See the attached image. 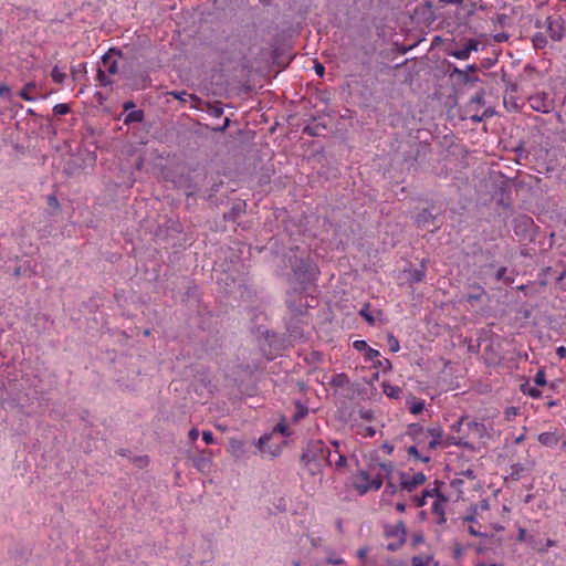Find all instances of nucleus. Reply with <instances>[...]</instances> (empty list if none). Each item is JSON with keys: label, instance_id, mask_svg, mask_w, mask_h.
<instances>
[{"label": "nucleus", "instance_id": "nucleus-1", "mask_svg": "<svg viewBox=\"0 0 566 566\" xmlns=\"http://www.w3.org/2000/svg\"><path fill=\"white\" fill-rule=\"evenodd\" d=\"M406 436L412 441V444L407 448L408 455L415 461L428 463L431 452L442 444L443 430L440 426L426 429L420 424L411 423L407 428Z\"/></svg>", "mask_w": 566, "mask_h": 566}, {"label": "nucleus", "instance_id": "nucleus-2", "mask_svg": "<svg viewBox=\"0 0 566 566\" xmlns=\"http://www.w3.org/2000/svg\"><path fill=\"white\" fill-rule=\"evenodd\" d=\"M426 494L433 499L431 512L436 516V522L440 525L444 524L447 522L446 509L449 502L448 496L442 494L437 486L426 489Z\"/></svg>", "mask_w": 566, "mask_h": 566}, {"label": "nucleus", "instance_id": "nucleus-3", "mask_svg": "<svg viewBox=\"0 0 566 566\" xmlns=\"http://www.w3.org/2000/svg\"><path fill=\"white\" fill-rule=\"evenodd\" d=\"M353 485L360 494H364L370 490L380 489L382 480L379 475L371 478L368 472L360 470L354 475Z\"/></svg>", "mask_w": 566, "mask_h": 566}, {"label": "nucleus", "instance_id": "nucleus-4", "mask_svg": "<svg viewBox=\"0 0 566 566\" xmlns=\"http://www.w3.org/2000/svg\"><path fill=\"white\" fill-rule=\"evenodd\" d=\"M426 480L427 478L422 472H402L399 478L401 488L408 492L423 485Z\"/></svg>", "mask_w": 566, "mask_h": 566}, {"label": "nucleus", "instance_id": "nucleus-5", "mask_svg": "<svg viewBox=\"0 0 566 566\" xmlns=\"http://www.w3.org/2000/svg\"><path fill=\"white\" fill-rule=\"evenodd\" d=\"M545 27L553 41H560L564 38L565 28L560 18L548 17L545 21Z\"/></svg>", "mask_w": 566, "mask_h": 566}, {"label": "nucleus", "instance_id": "nucleus-6", "mask_svg": "<svg viewBox=\"0 0 566 566\" xmlns=\"http://www.w3.org/2000/svg\"><path fill=\"white\" fill-rule=\"evenodd\" d=\"M530 106L532 109L546 114L553 109V102L545 93H537L530 97Z\"/></svg>", "mask_w": 566, "mask_h": 566}, {"label": "nucleus", "instance_id": "nucleus-7", "mask_svg": "<svg viewBox=\"0 0 566 566\" xmlns=\"http://www.w3.org/2000/svg\"><path fill=\"white\" fill-rule=\"evenodd\" d=\"M479 43L475 40H469L460 50L448 51V54L458 60H468L472 52L478 51Z\"/></svg>", "mask_w": 566, "mask_h": 566}, {"label": "nucleus", "instance_id": "nucleus-8", "mask_svg": "<svg viewBox=\"0 0 566 566\" xmlns=\"http://www.w3.org/2000/svg\"><path fill=\"white\" fill-rule=\"evenodd\" d=\"M304 453H311L314 461L327 460V453L324 450V442L321 440L312 441Z\"/></svg>", "mask_w": 566, "mask_h": 566}, {"label": "nucleus", "instance_id": "nucleus-9", "mask_svg": "<svg viewBox=\"0 0 566 566\" xmlns=\"http://www.w3.org/2000/svg\"><path fill=\"white\" fill-rule=\"evenodd\" d=\"M386 535L388 537L397 538L399 544L405 543L407 538V528L405 523L400 521L391 526H388L386 528Z\"/></svg>", "mask_w": 566, "mask_h": 566}, {"label": "nucleus", "instance_id": "nucleus-10", "mask_svg": "<svg viewBox=\"0 0 566 566\" xmlns=\"http://www.w3.org/2000/svg\"><path fill=\"white\" fill-rule=\"evenodd\" d=\"M410 566H439V562L433 554L426 553L411 557Z\"/></svg>", "mask_w": 566, "mask_h": 566}, {"label": "nucleus", "instance_id": "nucleus-11", "mask_svg": "<svg viewBox=\"0 0 566 566\" xmlns=\"http://www.w3.org/2000/svg\"><path fill=\"white\" fill-rule=\"evenodd\" d=\"M333 446L335 447V455H336V459L333 460V451L328 450L327 451V461L329 464H333L335 467V469H343L347 465V458L343 454H340L339 452V443L338 442H333Z\"/></svg>", "mask_w": 566, "mask_h": 566}, {"label": "nucleus", "instance_id": "nucleus-12", "mask_svg": "<svg viewBox=\"0 0 566 566\" xmlns=\"http://www.w3.org/2000/svg\"><path fill=\"white\" fill-rule=\"evenodd\" d=\"M116 54L115 50H109L103 55V67L109 75H114L118 71L117 60L114 59Z\"/></svg>", "mask_w": 566, "mask_h": 566}, {"label": "nucleus", "instance_id": "nucleus-13", "mask_svg": "<svg viewBox=\"0 0 566 566\" xmlns=\"http://www.w3.org/2000/svg\"><path fill=\"white\" fill-rule=\"evenodd\" d=\"M302 460L312 475H321L323 471L322 462L314 461L311 453H303Z\"/></svg>", "mask_w": 566, "mask_h": 566}, {"label": "nucleus", "instance_id": "nucleus-14", "mask_svg": "<svg viewBox=\"0 0 566 566\" xmlns=\"http://www.w3.org/2000/svg\"><path fill=\"white\" fill-rule=\"evenodd\" d=\"M228 451L234 458H242L244 455V443L237 439H231L229 442Z\"/></svg>", "mask_w": 566, "mask_h": 566}, {"label": "nucleus", "instance_id": "nucleus-15", "mask_svg": "<svg viewBox=\"0 0 566 566\" xmlns=\"http://www.w3.org/2000/svg\"><path fill=\"white\" fill-rule=\"evenodd\" d=\"M468 429L469 431L471 432V434L473 437H476V438H484L485 434H486V428L483 423L481 422H478V421H471L468 423Z\"/></svg>", "mask_w": 566, "mask_h": 566}, {"label": "nucleus", "instance_id": "nucleus-16", "mask_svg": "<svg viewBox=\"0 0 566 566\" xmlns=\"http://www.w3.org/2000/svg\"><path fill=\"white\" fill-rule=\"evenodd\" d=\"M407 402L409 405V410L412 415H419L424 409V400L410 397L407 399Z\"/></svg>", "mask_w": 566, "mask_h": 566}, {"label": "nucleus", "instance_id": "nucleus-17", "mask_svg": "<svg viewBox=\"0 0 566 566\" xmlns=\"http://www.w3.org/2000/svg\"><path fill=\"white\" fill-rule=\"evenodd\" d=\"M36 88V84L34 82L27 83L24 87L20 91L19 95L21 98L28 102L36 101V97L31 95V92Z\"/></svg>", "mask_w": 566, "mask_h": 566}, {"label": "nucleus", "instance_id": "nucleus-18", "mask_svg": "<svg viewBox=\"0 0 566 566\" xmlns=\"http://www.w3.org/2000/svg\"><path fill=\"white\" fill-rule=\"evenodd\" d=\"M382 391L387 397L392 398V399H398L401 394L400 387L388 384V382L382 384Z\"/></svg>", "mask_w": 566, "mask_h": 566}, {"label": "nucleus", "instance_id": "nucleus-19", "mask_svg": "<svg viewBox=\"0 0 566 566\" xmlns=\"http://www.w3.org/2000/svg\"><path fill=\"white\" fill-rule=\"evenodd\" d=\"M329 384L334 387L343 388L349 384V378L347 377L346 374L340 373V374L334 375L331 378Z\"/></svg>", "mask_w": 566, "mask_h": 566}, {"label": "nucleus", "instance_id": "nucleus-20", "mask_svg": "<svg viewBox=\"0 0 566 566\" xmlns=\"http://www.w3.org/2000/svg\"><path fill=\"white\" fill-rule=\"evenodd\" d=\"M532 43L535 49H543L547 44L546 36L542 32H537L532 38Z\"/></svg>", "mask_w": 566, "mask_h": 566}, {"label": "nucleus", "instance_id": "nucleus-21", "mask_svg": "<svg viewBox=\"0 0 566 566\" xmlns=\"http://www.w3.org/2000/svg\"><path fill=\"white\" fill-rule=\"evenodd\" d=\"M51 76L52 80L57 84L63 83L66 78V74L59 66H54L52 69Z\"/></svg>", "mask_w": 566, "mask_h": 566}, {"label": "nucleus", "instance_id": "nucleus-22", "mask_svg": "<svg viewBox=\"0 0 566 566\" xmlns=\"http://www.w3.org/2000/svg\"><path fill=\"white\" fill-rule=\"evenodd\" d=\"M359 314L365 318V321L373 325L376 323V318L371 315L370 311H369V305L368 304H365L361 310L359 311Z\"/></svg>", "mask_w": 566, "mask_h": 566}, {"label": "nucleus", "instance_id": "nucleus-23", "mask_svg": "<svg viewBox=\"0 0 566 566\" xmlns=\"http://www.w3.org/2000/svg\"><path fill=\"white\" fill-rule=\"evenodd\" d=\"M375 367L381 371H388L391 369V363L387 358L380 359L379 357L374 361Z\"/></svg>", "mask_w": 566, "mask_h": 566}, {"label": "nucleus", "instance_id": "nucleus-24", "mask_svg": "<svg viewBox=\"0 0 566 566\" xmlns=\"http://www.w3.org/2000/svg\"><path fill=\"white\" fill-rule=\"evenodd\" d=\"M387 342H388L389 349L392 353L399 352V349H400L399 340L392 334H388Z\"/></svg>", "mask_w": 566, "mask_h": 566}, {"label": "nucleus", "instance_id": "nucleus-25", "mask_svg": "<svg viewBox=\"0 0 566 566\" xmlns=\"http://www.w3.org/2000/svg\"><path fill=\"white\" fill-rule=\"evenodd\" d=\"M97 81L99 82V84L102 86H107V85L112 84V82L108 80L105 71L102 70V69H99L98 72H97Z\"/></svg>", "mask_w": 566, "mask_h": 566}, {"label": "nucleus", "instance_id": "nucleus-26", "mask_svg": "<svg viewBox=\"0 0 566 566\" xmlns=\"http://www.w3.org/2000/svg\"><path fill=\"white\" fill-rule=\"evenodd\" d=\"M365 356H366V359L375 361L380 356V354L377 349L368 347L365 352Z\"/></svg>", "mask_w": 566, "mask_h": 566}, {"label": "nucleus", "instance_id": "nucleus-27", "mask_svg": "<svg viewBox=\"0 0 566 566\" xmlns=\"http://www.w3.org/2000/svg\"><path fill=\"white\" fill-rule=\"evenodd\" d=\"M70 111V107L66 105V104H56L54 107H53V112L57 115H65L67 114Z\"/></svg>", "mask_w": 566, "mask_h": 566}, {"label": "nucleus", "instance_id": "nucleus-28", "mask_svg": "<svg viewBox=\"0 0 566 566\" xmlns=\"http://www.w3.org/2000/svg\"><path fill=\"white\" fill-rule=\"evenodd\" d=\"M534 382H535L537 386H544V385H546V377H545V373H544L543 370H538V371L535 374Z\"/></svg>", "mask_w": 566, "mask_h": 566}, {"label": "nucleus", "instance_id": "nucleus-29", "mask_svg": "<svg viewBox=\"0 0 566 566\" xmlns=\"http://www.w3.org/2000/svg\"><path fill=\"white\" fill-rule=\"evenodd\" d=\"M423 277H424V271L423 270H416L410 275V280L413 283L422 281Z\"/></svg>", "mask_w": 566, "mask_h": 566}, {"label": "nucleus", "instance_id": "nucleus-30", "mask_svg": "<svg viewBox=\"0 0 566 566\" xmlns=\"http://www.w3.org/2000/svg\"><path fill=\"white\" fill-rule=\"evenodd\" d=\"M142 119H143V113L140 111H137V112L130 113L127 116L126 122H139Z\"/></svg>", "mask_w": 566, "mask_h": 566}, {"label": "nucleus", "instance_id": "nucleus-31", "mask_svg": "<svg viewBox=\"0 0 566 566\" xmlns=\"http://www.w3.org/2000/svg\"><path fill=\"white\" fill-rule=\"evenodd\" d=\"M430 497V495L426 494V490H423L422 495L415 499V502L417 506L422 507L427 504V499Z\"/></svg>", "mask_w": 566, "mask_h": 566}, {"label": "nucleus", "instance_id": "nucleus-32", "mask_svg": "<svg viewBox=\"0 0 566 566\" xmlns=\"http://www.w3.org/2000/svg\"><path fill=\"white\" fill-rule=\"evenodd\" d=\"M353 347L356 349V350H359V352H366V349L368 348L367 346V343L363 339H359V340H355L353 343Z\"/></svg>", "mask_w": 566, "mask_h": 566}, {"label": "nucleus", "instance_id": "nucleus-33", "mask_svg": "<svg viewBox=\"0 0 566 566\" xmlns=\"http://www.w3.org/2000/svg\"><path fill=\"white\" fill-rule=\"evenodd\" d=\"M327 563L332 565H343L344 559L340 556L331 555L327 557Z\"/></svg>", "mask_w": 566, "mask_h": 566}, {"label": "nucleus", "instance_id": "nucleus-34", "mask_svg": "<svg viewBox=\"0 0 566 566\" xmlns=\"http://www.w3.org/2000/svg\"><path fill=\"white\" fill-rule=\"evenodd\" d=\"M202 440L207 443V444H212L214 442V438H213V434L211 431H203L202 432Z\"/></svg>", "mask_w": 566, "mask_h": 566}, {"label": "nucleus", "instance_id": "nucleus-35", "mask_svg": "<svg viewBox=\"0 0 566 566\" xmlns=\"http://www.w3.org/2000/svg\"><path fill=\"white\" fill-rule=\"evenodd\" d=\"M424 538H423V535L421 533H416L412 535V538H411V543L412 545H418V544H421L423 543Z\"/></svg>", "mask_w": 566, "mask_h": 566}, {"label": "nucleus", "instance_id": "nucleus-36", "mask_svg": "<svg viewBox=\"0 0 566 566\" xmlns=\"http://www.w3.org/2000/svg\"><path fill=\"white\" fill-rule=\"evenodd\" d=\"M468 532L472 535V536H475V537H480V536H483L484 534L479 532L473 525H470L468 527Z\"/></svg>", "mask_w": 566, "mask_h": 566}, {"label": "nucleus", "instance_id": "nucleus-37", "mask_svg": "<svg viewBox=\"0 0 566 566\" xmlns=\"http://www.w3.org/2000/svg\"><path fill=\"white\" fill-rule=\"evenodd\" d=\"M188 436H189V438H190V440H191V441H195V440H197V439H198V437H199V430H198V429H196V428H192V429L189 431Z\"/></svg>", "mask_w": 566, "mask_h": 566}, {"label": "nucleus", "instance_id": "nucleus-38", "mask_svg": "<svg viewBox=\"0 0 566 566\" xmlns=\"http://www.w3.org/2000/svg\"><path fill=\"white\" fill-rule=\"evenodd\" d=\"M10 94V87L7 85L0 86V96L7 97Z\"/></svg>", "mask_w": 566, "mask_h": 566}, {"label": "nucleus", "instance_id": "nucleus-39", "mask_svg": "<svg viewBox=\"0 0 566 566\" xmlns=\"http://www.w3.org/2000/svg\"><path fill=\"white\" fill-rule=\"evenodd\" d=\"M549 438H551V437H549V434H548V433H541V434L538 436V441H539L541 443H543V444H546V443H548Z\"/></svg>", "mask_w": 566, "mask_h": 566}, {"label": "nucleus", "instance_id": "nucleus-40", "mask_svg": "<svg viewBox=\"0 0 566 566\" xmlns=\"http://www.w3.org/2000/svg\"><path fill=\"white\" fill-rule=\"evenodd\" d=\"M270 439L269 436H262L259 438L258 442H256V446L258 448L261 450L262 449V446Z\"/></svg>", "mask_w": 566, "mask_h": 566}, {"label": "nucleus", "instance_id": "nucleus-41", "mask_svg": "<svg viewBox=\"0 0 566 566\" xmlns=\"http://www.w3.org/2000/svg\"><path fill=\"white\" fill-rule=\"evenodd\" d=\"M368 553V548L367 547H361L357 551V556L360 558V559H364L366 557Z\"/></svg>", "mask_w": 566, "mask_h": 566}, {"label": "nucleus", "instance_id": "nucleus-42", "mask_svg": "<svg viewBox=\"0 0 566 566\" xmlns=\"http://www.w3.org/2000/svg\"><path fill=\"white\" fill-rule=\"evenodd\" d=\"M314 70L316 72L317 75L319 76H323L324 75V66L321 64V63H317L315 66H314Z\"/></svg>", "mask_w": 566, "mask_h": 566}, {"label": "nucleus", "instance_id": "nucleus-43", "mask_svg": "<svg viewBox=\"0 0 566 566\" xmlns=\"http://www.w3.org/2000/svg\"><path fill=\"white\" fill-rule=\"evenodd\" d=\"M275 430H277L282 434H286V426L284 423H277Z\"/></svg>", "mask_w": 566, "mask_h": 566}, {"label": "nucleus", "instance_id": "nucleus-44", "mask_svg": "<svg viewBox=\"0 0 566 566\" xmlns=\"http://www.w3.org/2000/svg\"><path fill=\"white\" fill-rule=\"evenodd\" d=\"M557 355L564 357L566 355V348L564 346H559L557 348Z\"/></svg>", "mask_w": 566, "mask_h": 566}, {"label": "nucleus", "instance_id": "nucleus-45", "mask_svg": "<svg viewBox=\"0 0 566 566\" xmlns=\"http://www.w3.org/2000/svg\"><path fill=\"white\" fill-rule=\"evenodd\" d=\"M481 102H482L481 95H476V96L472 97V99H471L472 104H480Z\"/></svg>", "mask_w": 566, "mask_h": 566}, {"label": "nucleus", "instance_id": "nucleus-46", "mask_svg": "<svg viewBox=\"0 0 566 566\" xmlns=\"http://www.w3.org/2000/svg\"><path fill=\"white\" fill-rule=\"evenodd\" d=\"M464 522H469V523H475L476 522V518L474 515H468L464 517Z\"/></svg>", "mask_w": 566, "mask_h": 566}, {"label": "nucleus", "instance_id": "nucleus-47", "mask_svg": "<svg viewBox=\"0 0 566 566\" xmlns=\"http://www.w3.org/2000/svg\"><path fill=\"white\" fill-rule=\"evenodd\" d=\"M525 535H526V530L520 528V531H518V539L523 541L525 538Z\"/></svg>", "mask_w": 566, "mask_h": 566}, {"label": "nucleus", "instance_id": "nucleus-48", "mask_svg": "<svg viewBox=\"0 0 566 566\" xmlns=\"http://www.w3.org/2000/svg\"><path fill=\"white\" fill-rule=\"evenodd\" d=\"M463 422V418H461L458 422L452 424V430H458Z\"/></svg>", "mask_w": 566, "mask_h": 566}, {"label": "nucleus", "instance_id": "nucleus-49", "mask_svg": "<svg viewBox=\"0 0 566 566\" xmlns=\"http://www.w3.org/2000/svg\"><path fill=\"white\" fill-rule=\"evenodd\" d=\"M405 507H406V506H405V504H402V503H397V504H396V510H397L398 512H403V511H405Z\"/></svg>", "mask_w": 566, "mask_h": 566}, {"label": "nucleus", "instance_id": "nucleus-50", "mask_svg": "<svg viewBox=\"0 0 566 566\" xmlns=\"http://www.w3.org/2000/svg\"><path fill=\"white\" fill-rule=\"evenodd\" d=\"M471 119L474 120V122H481L482 120V116H478V115H472L471 116Z\"/></svg>", "mask_w": 566, "mask_h": 566}, {"label": "nucleus", "instance_id": "nucleus-51", "mask_svg": "<svg viewBox=\"0 0 566 566\" xmlns=\"http://www.w3.org/2000/svg\"><path fill=\"white\" fill-rule=\"evenodd\" d=\"M124 107H125V109H128V108H130V107H134V103H133V102H126V103L124 104Z\"/></svg>", "mask_w": 566, "mask_h": 566}, {"label": "nucleus", "instance_id": "nucleus-52", "mask_svg": "<svg viewBox=\"0 0 566 566\" xmlns=\"http://www.w3.org/2000/svg\"><path fill=\"white\" fill-rule=\"evenodd\" d=\"M530 395L533 396V397H537L539 395V391H537L535 389H532Z\"/></svg>", "mask_w": 566, "mask_h": 566}, {"label": "nucleus", "instance_id": "nucleus-53", "mask_svg": "<svg viewBox=\"0 0 566 566\" xmlns=\"http://www.w3.org/2000/svg\"><path fill=\"white\" fill-rule=\"evenodd\" d=\"M172 94L175 95V97H177V98H180V99H181V98H182V95H185L186 93H185V92H182V93H172Z\"/></svg>", "mask_w": 566, "mask_h": 566}, {"label": "nucleus", "instance_id": "nucleus-54", "mask_svg": "<svg viewBox=\"0 0 566 566\" xmlns=\"http://www.w3.org/2000/svg\"><path fill=\"white\" fill-rule=\"evenodd\" d=\"M50 202H51V203H56V205H57V201H56V199H55L54 197H50Z\"/></svg>", "mask_w": 566, "mask_h": 566}, {"label": "nucleus", "instance_id": "nucleus-55", "mask_svg": "<svg viewBox=\"0 0 566 566\" xmlns=\"http://www.w3.org/2000/svg\"><path fill=\"white\" fill-rule=\"evenodd\" d=\"M507 412H510V415H513V413L515 415L516 410L514 408H512V409H507Z\"/></svg>", "mask_w": 566, "mask_h": 566}, {"label": "nucleus", "instance_id": "nucleus-56", "mask_svg": "<svg viewBox=\"0 0 566 566\" xmlns=\"http://www.w3.org/2000/svg\"><path fill=\"white\" fill-rule=\"evenodd\" d=\"M507 412H510V415H513V413L515 415L516 410L514 408H512V409H507Z\"/></svg>", "mask_w": 566, "mask_h": 566}, {"label": "nucleus", "instance_id": "nucleus-57", "mask_svg": "<svg viewBox=\"0 0 566 566\" xmlns=\"http://www.w3.org/2000/svg\"><path fill=\"white\" fill-rule=\"evenodd\" d=\"M507 412H510V415H513V413L515 415L516 410L514 408H512V409H507Z\"/></svg>", "mask_w": 566, "mask_h": 566}, {"label": "nucleus", "instance_id": "nucleus-58", "mask_svg": "<svg viewBox=\"0 0 566 566\" xmlns=\"http://www.w3.org/2000/svg\"><path fill=\"white\" fill-rule=\"evenodd\" d=\"M474 70H475L474 65H468V71H474Z\"/></svg>", "mask_w": 566, "mask_h": 566}, {"label": "nucleus", "instance_id": "nucleus-59", "mask_svg": "<svg viewBox=\"0 0 566 566\" xmlns=\"http://www.w3.org/2000/svg\"><path fill=\"white\" fill-rule=\"evenodd\" d=\"M293 566H301V563L298 560L293 562Z\"/></svg>", "mask_w": 566, "mask_h": 566}, {"label": "nucleus", "instance_id": "nucleus-60", "mask_svg": "<svg viewBox=\"0 0 566 566\" xmlns=\"http://www.w3.org/2000/svg\"><path fill=\"white\" fill-rule=\"evenodd\" d=\"M455 444H459V446H460V444H463V446H464V444H467V443H465V442H462V441H458V442H455Z\"/></svg>", "mask_w": 566, "mask_h": 566}, {"label": "nucleus", "instance_id": "nucleus-61", "mask_svg": "<svg viewBox=\"0 0 566 566\" xmlns=\"http://www.w3.org/2000/svg\"><path fill=\"white\" fill-rule=\"evenodd\" d=\"M490 566H496L495 564H491Z\"/></svg>", "mask_w": 566, "mask_h": 566}]
</instances>
